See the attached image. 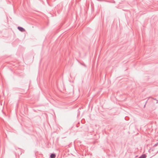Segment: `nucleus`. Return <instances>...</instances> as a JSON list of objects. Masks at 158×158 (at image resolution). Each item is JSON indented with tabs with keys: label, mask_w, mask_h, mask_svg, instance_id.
Wrapping results in <instances>:
<instances>
[{
	"label": "nucleus",
	"mask_w": 158,
	"mask_h": 158,
	"mask_svg": "<svg viewBox=\"0 0 158 158\" xmlns=\"http://www.w3.org/2000/svg\"><path fill=\"white\" fill-rule=\"evenodd\" d=\"M18 28L19 29V30L23 32L25 31V30L22 27H18Z\"/></svg>",
	"instance_id": "obj_1"
},
{
	"label": "nucleus",
	"mask_w": 158,
	"mask_h": 158,
	"mask_svg": "<svg viewBox=\"0 0 158 158\" xmlns=\"http://www.w3.org/2000/svg\"><path fill=\"white\" fill-rule=\"evenodd\" d=\"M146 157V156L145 154H143L140 157H139V158H145Z\"/></svg>",
	"instance_id": "obj_3"
},
{
	"label": "nucleus",
	"mask_w": 158,
	"mask_h": 158,
	"mask_svg": "<svg viewBox=\"0 0 158 158\" xmlns=\"http://www.w3.org/2000/svg\"><path fill=\"white\" fill-rule=\"evenodd\" d=\"M56 157V155L54 154H52L50 155L51 158H55Z\"/></svg>",
	"instance_id": "obj_2"
}]
</instances>
